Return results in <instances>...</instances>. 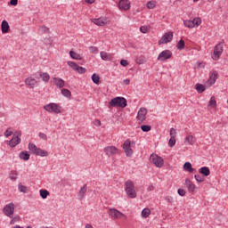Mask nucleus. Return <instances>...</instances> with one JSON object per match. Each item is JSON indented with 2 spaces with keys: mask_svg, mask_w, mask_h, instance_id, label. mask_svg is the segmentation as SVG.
<instances>
[{
  "mask_svg": "<svg viewBox=\"0 0 228 228\" xmlns=\"http://www.w3.org/2000/svg\"><path fill=\"white\" fill-rule=\"evenodd\" d=\"M85 228H94V226L91 224H86Z\"/></svg>",
  "mask_w": 228,
  "mask_h": 228,
  "instance_id": "61",
  "label": "nucleus"
},
{
  "mask_svg": "<svg viewBox=\"0 0 228 228\" xmlns=\"http://www.w3.org/2000/svg\"><path fill=\"white\" fill-rule=\"evenodd\" d=\"M173 38H174V33L167 32L159 40V44H168V42H172Z\"/></svg>",
  "mask_w": 228,
  "mask_h": 228,
  "instance_id": "14",
  "label": "nucleus"
},
{
  "mask_svg": "<svg viewBox=\"0 0 228 228\" xmlns=\"http://www.w3.org/2000/svg\"><path fill=\"white\" fill-rule=\"evenodd\" d=\"M43 108L44 110L47 111L48 113H54L55 115L61 113V106L57 103H48Z\"/></svg>",
  "mask_w": 228,
  "mask_h": 228,
  "instance_id": "3",
  "label": "nucleus"
},
{
  "mask_svg": "<svg viewBox=\"0 0 228 228\" xmlns=\"http://www.w3.org/2000/svg\"><path fill=\"white\" fill-rule=\"evenodd\" d=\"M210 79L213 81V83H216V79H218V73L216 71H213L212 75L210 76Z\"/></svg>",
  "mask_w": 228,
  "mask_h": 228,
  "instance_id": "42",
  "label": "nucleus"
},
{
  "mask_svg": "<svg viewBox=\"0 0 228 228\" xmlns=\"http://www.w3.org/2000/svg\"><path fill=\"white\" fill-rule=\"evenodd\" d=\"M12 134H13V132L10 131L9 129L5 130L4 132L5 138L12 136Z\"/></svg>",
  "mask_w": 228,
  "mask_h": 228,
  "instance_id": "52",
  "label": "nucleus"
},
{
  "mask_svg": "<svg viewBox=\"0 0 228 228\" xmlns=\"http://www.w3.org/2000/svg\"><path fill=\"white\" fill-rule=\"evenodd\" d=\"M170 58H172V52L170 50H164L159 54L157 60L159 61H167Z\"/></svg>",
  "mask_w": 228,
  "mask_h": 228,
  "instance_id": "8",
  "label": "nucleus"
},
{
  "mask_svg": "<svg viewBox=\"0 0 228 228\" xmlns=\"http://www.w3.org/2000/svg\"><path fill=\"white\" fill-rule=\"evenodd\" d=\"M222 53H224V45L222 43H219L214 49L215 58H220V56H222Z\"/></svg>",
  "mask_w": 228,
  "mask_h": 228,
  "instance_id": "16",
  "label": "nucleus"
},
{
  "mask_svg": "<svg viewBox=\"0 0 228 228\" xmlns=\"http://www.w3.org/2000/svg\"><path fill=\"white\" fill-rule=\"evenodd\" d=\"M110 106L113 108H126L127 106V100L124 97H116L110 102Z\"/></svg>",
  "mask_w": 228,
  "mask_h": 228,
  "instance_id": "2",
  "label": "nucleus"
},
{
  "mask_svg": "<svg viewBox=\"0 0 228 228\" xmlns=\"http://www.w3.org/2000/svg\"><path fill=\"white\" fill-rule=\"evenodd\" d=\"M18 190L20 191V193H28V187L25 185H22V183H19Z\"/></svg>",
  "mask_w": 228,
  "mask_h": 228,
  "instance_id": "37",
  "label": "nucleus"
},
{
  "mask_svg": "<svg viewBox=\"0 0 228 228\" xmlns=\"http://www.w3.org/2000/svg\"><path fill=\"white\" fill-rule=\"evenodd\" d=\"M103 151L109 158L111 156H117V154H118V149L115 146H107L103 149Z\"/></svg>",
  "mask_w": 228,
  "mask_h": 228,
  "instance_id": "10",
  "label": "nucleus"
},
{
  "mask_svg": "<svg viewBox=\"0 0 228 228\" xmlns=\"http://www.w3.org/2000/svg\"><path fill=\"white\" fill-rule=\"evenodd\" d=\"M39 193L42 199H47V197H49V191L47 190H40Z\"/></svg>",
  "mask_w": 228,
  "mask_h": 228,
  "instance_id": "38",
  "label": "nucleus"
},
{
  "mask_svg": "<svg viewBox=\"0 0 228 228\" xmlns=\"http://www.w3.org/2000/svg\"><path fill=\"white\" fill-rule=\"evenodd\" d=\"M61 94L64 97H70L72 95V93H70V90H69V89H62L61 90Z\"/></svg>",
  "mask_w": 228,
  "mask_h": 228,
  "instance_id": "41",
  "label": "nucleus"
},
{
  "mask_svg": "<svg viewBox=\"0 0 228 228\" xmlns=\"http://www.w3.org/2000/svg\"><path fill=\"white\" fill-rule=\"evenodd\" d=\"M94 126H96V127H100L101 120H99V119L94 120Z\"/></svg>",
  "mask_w": 228,
  "mask_h": 228,
  "instance_id": "58",
  "label": "nucleus"
},
{
  "mask_svg": "<svg viewBox=\"0 0 228 228\" xmlns=\"http://www.w3.org/2000/svg\"><path fill=\"white\" fill-rule=\"evenodd\" d=\"M197 1H199V0H194V2H197Z\"/></svg>",
  "mask_w": 228,
  "mask_h": 228,
  "instance_id": "62",
  "label": "nucleus"
},
{
  "mask_svg": "<svg viewBox=\"0 0 228 228\" xmlns=\"http://www.w3.org/2000/svg\"><path fill=\"white\" fill-rule=\"evenodd\" d=\"M136 118L139 123L143 122L145 120V118H147V109L141 108L137 113Z\"/></svg>",
  "mask_w": 228,
  "mask_h": 228,
  "instance_id": "13",
  "label": "nucleus"
},
{
  "mask_svg": "<svg viewBox=\"0 0 228 228\" xmlns=\"http://www.w3.org/2000/svg\"><path fill=\"white\" fill-rule=\"evenodd\" d=\"M141 129H142V131L143 133H149V131H151V126H149V125H142V126H141Z\"/></svg>",
  "mask_w": 228,
  "mask_h": 228,
  "instance_id": "43",
  "label": "nucleus"
},
{
  "mask_svg": "<svg viewBox=\"0 0 228 228\" xmlns=\"http://www.w3.org/2000/svg\"><path fill=\"white\" fill-rule=\"evenodd\" d=\"M150 216H151V209H149V208L142 209V218H149Z\"/></svg>",
  "mask_w": 228,
  "mask_h": 228,
  "instance_id": "34",
  "label": "nucleus"
},
{
  "mask_svg": "<svg viewBox=\"0 0 228 228\" xmlns=\"http://www.w3.org/2000/svg\"><path fill=\"white\" fill-rule=\"evenodd\" d=\"M183 25L185 26V28H195V24L193 23V20H183Z\"/></svg>",
  "mask_w": 228,
  "mask_h": 228,
  "instance_id": "29",
  "label": "nucleus"
},
{
  "mask_svg": "<svg viewBox=\"0 0 228 228\" xmlns=\"http://www.w3.org/2000/svg\"><path fill=\"white\" fill-rule=\"evenodd\" d=\"M86 3H87L88 4H94V3H95V0H85Z\"/></svg>",
  "mask_w": 228,
  "mask_h": 228,
  "instance_id": "59",
  "label": "nucleus"
},
{
  "mask_svg": "<svg viewBox=\"0 0 228 228\" xmlns=\"http://www.w3.org/2000/svg\"><path fill=\"white\" fill-rule=\"evenodd\" d=\"M195 88L199 94H202V92L206 91V86L202 84H196Z\"/></svg>",
  "mask_w": 228,
  "mask_h": 228,
  "instance_id": "31",
  "label": "nucleus"
},
{
  "mask_svg": "<svg viewBox=\"0 0 228 228\" xmlns=\"http://www.w3.org/2000/svg\"><path fill=\"white\" fill-rule=\"evenodd\" d=\"M53 85H55L57 88L61 89L63 88V86H65V80L61 77H53Z\"/></svg>",
  "mask_w": 228,
  "mask_h": 228,
  "instance_id": "18",
  "label": "nucleus"
},
{
  "mask_svg": "<svg viewBox=\"0 0 228 228\" xmlns=\"http://www.w3.org/2000/svg\"><path fill=\"white\" fill-rule=\"evenodd\" d=\"M91 79L93 83H94V85H99V81H101V77H99V75L94 73L92 75Z\"/></svg>",
  "mask_w": 228,
  "mask_h": 228,
  "instance_id": "33",
  "label": "nucleus"
},
{
  "mask_svg": "<svg viewBox=\"0 0 228 228\" xmlns=\"http://www.w3.org/2000/svg\"><path fill=\"white\" fill-rule=\"evenodd\" d=\"M146 6L149 10H153V8H156V4L154 2H148Z\"/></svg>",
  "mask_w": 228,
  "mask_h": 228,
  "instance_id": "47",
  "label": "nucleus"
},
{
  "mask_svg": "<svg viewBox=\"0 0 228 228\" xmlns=\"http://www.w3.org/2000/svg\"><path fill=\"white\" fill-rule=\"evenodd\" d=\"M123 83L125 84V85H126V86H128L130 83H131V80H129V79H125V80H123Z\"/></svg>",
  "mask_w": 228,
  "mask_h": 228,
  "instance_id": "60",
  "label": "nucleus"
},
{
  "mask_svg": "<svg viewBox=\"0 0 228 228\" xmlns=\"http://www.w3.org/2000/svg\"><path fill=\"white\" fill-rule=\"evenodd\" d=\"M1 29L2 33L6 34L8 31H10V25L8 24V21L3 20L1 24Z\"/></svg>",
  "mask_w": 228,
  "mask_h": 228,
  "instance_id": "22",
  "label": "nucleus"
},
{
  "mask_svg": "<svg viewBox=\"0 0 228 228\" xmlns=\"http://www.w3.org/2000/svg\"><path fill=\"white\" fill-rule=\"evenodd\" d=\"M20 136H22V134L20 132H17V135H13L10 140L9 146L12 148L17 147V145L20 143Z\"/></svg>",
  "mask_w": 228,
  "mask_h": 228,
  "instance_id": "11",
  "label": "nucleus"
},
{
  "mask_svg": "<svg viewBox=\"0 0 228 228\" xmlns=\"http://www.w3.org/2000/svg\"><path fill=\"white\" fill-rule=\"evenodd\" d=\"M194 179L198 182V183H204V176L200 175H194Z\"/></svg>",
  "mask_w": 228,
  "mask_h": 228,
  "instance_id": "45",
  "label": "nucleus"
},
{
  "mask_svg": "<svg viewBox=\"0 0 228 228\" xmlns=\"http://www.w3.org/2000/svg\"><path fill=\"white\" fill-rule=\"evenodd\" d=\"M120 65H122V67H127V65H129V63L126 60H121Z\"/></svg>",
  "mask_w": 228,
  "mask_h": 228,
  "instance_id": "54",
  "label": "nucleus"
},
{
  "mask_svg": "<svg viewBox=\"0 0 228 228\" xmlns=\"http://www.w3.org/2000/svg\"><path fill=\"white\" fill-rule=\"evenodd\" d=\"M150 159L157 168H161V167H163V159L161 157L156 154H151Z\"/></svg>",
  "mask_w": 228,
  "mask_h": 228,
  "instance_id": "7",
  "label": "nucleus"
},
{
  "mask_svg": "<svg viewBox=\"0 0 228 228\" xmlns=\"http://www.w3.org/2000/svg\"><path fill=\"white\" fill-rule=\"evenodd\" d=\"M88 190V187L86 184L83 185V187L80 188L79 191L77 192V197L78 200H85V195Z\"/></svg>",
  "mask_w": 228,
  "mask_h": 228,
  "instance_id": "17",
  "label": "nucleus"
},
{
  "mask_svg": "<svg viewBox=\"0 0 228 228\" xmlns=\"http://www.w3.org/2000/svg\"><path fill=\"white\" fill-rule=\"evenodd\" d=\"M169 134L171 138H175V136H177V131L175 128H170Z\"/></svg>",
  "mask_w": 228,
  "mask_h": 228,
  "instance_id": "46",
  "label": "nucleus"
},
{
  "mask_svg": "<svg viewBox=\"0 0 228 228\" xmlns=\"http://www.w3.org/2000/svg\"><path fill=\"white\" fill-rule=\"evenodd\" d=\"M175 145V137H170L168 141V146L172 148Z\"/></svg>",
  "mask_w": 228,
  "mask_h": 228,
  "instance_id": "48",
  "label": "nucleus"
},
{
  "mask_svg": "<svg viewBox=\"0 0 228 228\" xmlns=\"http://www.w3.org/2000/svg\"><path fill=\"white\" fill-rule=\"evenodd\" d=\"M91 21L93 22V24H95L96 26H106V24H108L109 20L108 17H100V18H94L91 19Z\"/></svg>",
  "mask_w": 228,
  "mask_h": 228,
  "instance_id": "12",
  "label": "nucleus"
},
{
  "mask_svg": "<svg viewBox=\"0 0 228 228\" xmlns=\"http://www.w3.org/2000/svg\"><path fill=\"white\" fill-rule=\"evenodd\" d=\"M199 173L202 175H205V177H208V175H210L211 171L209 170V167H202L199 169Z\"/></svg>",
  "mask_w": 228,
  "mask_h": 228,
  "instance_id": "24",
  "label": "nucleus"
},
{
  "mask_svg": "<svg viewBox=\"0 0 228 228\" xmlns=\"http://www.w3.org/2000/svg\"><path fill=\"white\" fill-rule=\"evenodd\" d=\"M36 156H40L41 158H46V156H49V152L47 151L37 148V151H36Z\"/></svg>",
  "mask_w": 228,
  "mask_h": 228,
  "instance_id": "25",
  "label": "nucleus"
},
{
  "mask_svg": "<svg viewBox=\"0 0 228 228\" xmlns=\"http://www.w3.org/2000/svg\"><path fill=\"white\" fill-rule=\"evenodd\" d=\"M118 8H119V10L127 11L131 8V2H129V0H119Z\"/></svg>",
  "mask_w": 228,
  "mask_h": 228,
  "instance_id": "15",
  "label": "nucleus"
},
{
  "mask_svg": "<svg viewBox=\"0 0 228 228\" xmlns=\"http://www.w3.org/2000/svg\"><path fill=\"white\" fill-rule=\"evenodd\" d=\"M40 77H42V81H44L45 83H49V79H51L49 73L40 74Z\"/></svg>",
  "mask_w": 228,
  "mask_h": 228,
  "instance_id": "36",
  "label": "nucleus"
},
{
  "mask_svg": "<svg viewBox=\"0 0 228 228\" xmlns=\"http://www.w3.org/2000/svg\"><path fill=\"white\" fill-rule=\"evenodd\" d=\"M125 191L130 199H136V191L134 190V183L128 180L125 183Z\"/></svg>",
  "mask_w": 228,
  "mask_h": 228,
  "instance_id": "1",
  "label": "nucleus"
},
{
  "mask_svg": "<svg viewBox=\"0 0 228 228\" xmlns=\"http://www.w3.org/2000/svg\"><path fill=\"white\" fill-rule=\"evenodd\" d=\"M184 45H185L184 40L181 39L176 44V48L178 49V51H183V49H184Z\"/></svg>",
  "mask_w": 228,
  "mask_h": 228,
  "instance_id": "35",
  "label": "nucleus"
},
{
  "mask_svg": "<svg viewBox=\"0 0 228 228\" xmlns=\"http://www.w3.org/2000/svg\"><path fill=\"white\" fill-rule=\"evenodd\" d=\"M68 65L69 67H71V69H73L78 74H85L86 72V68L77 65V63L74 61H68Z\"/></svg>",
  "mask_w": 228,
  "mask_h": 228,
  "instance_id": "9",
  "label": "nucleus"
},
{
  "mask_svg": "<svg viewBox=\"0 0 228 228\" xmlns=\"http://www.w3.org/2000/svg\"><path fill=\"white\" fill-rule=\"evenodd\" d=\"M108 213L110 216L113 218V220H118L120 218L126 217V215H124V213L118 211L116 208H110Z\"/></svg>",
  "mask_w": 228,
  "mask_h": 228,
  "instance_id": "5",
  "label": "nucleus"
},
{
  "mask_svg": "<svg viewBox=\"0 0 228 228\" xmlns=\"http://www.w3.org/2000/svg\"><path fill=\"white\" fill-rule=\"evenodd\" d=\"M208 106H210V108H216V100L215 99V97H211L209 102H208Z\"/></svg>",
  "mask_w": 228,
  "mask_h": 228,
  "instance_id": "39",
  "label": "nucleus"
},
{
  "mask_svg": "<svg viewBox=\"0 0 228 228\" xmlns=\"http://www.w3.org/2000/svg\"><path fill=\"white\" fill-rule=\"evenodd\" d=\"M140 31H141V33H147L148 28H147V27H145V26H142V27L140 28Z\"/></svg>",
  "mask_w": 228,
  "mask_h": 228,
  "instance_id": "55",
  "label": "nucleus"
},
{
  "mask_svg": "<svg viewBox=\"0 0 228 228\" xmlns=\"http://www.w3.org/2000/svg\"><path fill=\"white\" fill-rule=\"evenodd\" d=\"M10 4L12 6H17V4H19V0H10Z\"/></svg>",
  "mask_w": 228,
  "mask_h": 228,
  "instance_id": "53",
  "label": "nucleus"
},
{
  "mask_svg": "<svg viewBox=\"0 0 228 228\" xmlns=\"http://www.w3.org/2000/svg\"><path fill=\"white\" fill-rule=\"evenodd\" d=\"M177 193L180 197H184V195H186V191H184V189H178Z\"/></svg>",
  "mask_w": 228,
  "mask_h": 228,
  "instance_id": "51",
  "label": "nucleus"
},
{
  "mask_svg": "<svg viewBox=\"0 0 228 228\" xmlns=\"http://www.w3.org/2000/svg\"><path fill=\"white\" fill-rule=\"evenodd\" d=\"M69 56L72 60H82L83 58L74 51L69 52Z\"/></svg>",
  "mask_w": 228,
  "mask_h": 228,
  "instance_id": "30",
  "label": "nucleus"
},
{
  "mask_svg": "<svg viewBox=\"0 0 228 228\" xmlns=\"http://www.w3.org/2000/svg\"><path fill=\"white\" fill-rule=\"evenodd\" d=\"M183 170H185V172H189V174H193L196 169L191 167V163L185 162L183 165Z\"/></svg>",
  "mask_w": 228,
  "mask_h": 228,
  "instance_id": "23",
  "label": "nucleus"
},
{
  "mask_svg": "<svg viewBox=\"0 0 228 228\" xmlns=\"http://www.w3.org/2000/svg\"><path fill=\"white\" fill-rule=\"evenodd\" d=\"M25 84L27 86H28V88H35V86H37V79L33 77H28L25 79Z\"/></svg>",
  "mask_w": 228,
  "mask_h": 228,
  "instance_id": "21",
  "label": "nucleus"
},
{
  "mask_svg": "<svg viewBox=\"0 0 228 228\" xmlns=\"http://www.w3.org/2000/svg\"><path fill=\"white\" fill-rule=\"evenodd\" d=\"M100 56L104 61H111V60H113V54L106 52H101Z\"/></svg>",
  "mask_w": 228,
  "mask_h": 228,
  "instance_id": "19",
  "label": "nucleus"
},
{
  "mask_svg": "<svg viewBox=\"0 0 228 228\" xmlns=\"http://www.w3.org/2000/svg\"><path fill=\"white\" fill-rule=\"evenodd\" d=\"M185 186L191 193H193V191H195V188H197V186H195V184L188 178L185 179Z\"/></svg>",
  "mask_w": 228,
  "mask_h": 228,
  "instance_id": "20",
  "label": "nucleus"
},
{
  "mask_svg": "<svg viewBox=\"0 0 228 228\" xmlns=\"http://www.w3.org/2000/svg\"><path fill=\"white\" fill-rule=\"evenodd\" d=\"M90 53H93V54H97L99 53V49L96 46H91L89 47Z\"/></svg>",
  "mask_w": 228,
  "mask_h": 228,
  "instance_id": "49",
  "label": "nucleus"
},
{
  "mask_svg": "<svg viewBox=\"0 0 228 228\" xmlns=\"http://www.w3.org/2000/svg\"><path fill=\"white\" fill-rule=\"evenodd\" d=\"M196 140L193 135H187L185 137V143H188L189 145H193L195 143Z\"/></svg>",
  "mask_w": 228,
  "mask_h": 228,
  "instance_id": "26",
  "label": "nucleus"
},
{
  "mask_svg": "<svg viewBox=\"0 0 228 228\" xmlns=\"http://www.w3.org/2000/svg\"><path fill=\"white\" fill-rule=\"evenodd\" d=\"M41 33H49V28L42 26L39 28Z\"/></svg>",
  "mask_w": 228,
  "mask_h": 228,
  "instance_id": "50",
  "label": "nucleus"
},
{
  "mask_svg": "<svg viewBox=\"0 0 228 228\" xmlns=\"http://www.w3.org/2000/svg\"><path fill=\"white\" fill-rule=\"evenodd\" d=\"M9 177L11 181H17V178L19 177V172L12 170L9 174Z\"/></svg>",
  "mask_w": 228,
  "mask_h": 228,
  "instance_id": "28",
  "label": "nucleus"
},
{
  "mask_svg": "<svg viewBox=\"0 0 228 228\" xmlns=\"http://www.w3.org/2000/svg\"><path fill=\"white\" fill-rule=\"evenodd\" d=\"M12 218L11 221H10V224L11 225H13L16 222H20V216H16L14 217H11Z\"/></svg>",
  "mask_w": 228,
  "mask_h": 228,
  "instance_id": "44",
  "label": "nucleus"
},
{
  "mask_svg": "<svg viewBox=\"0 0 228 228\" xmlns=\"http://www.w3.org/2000/svg\"><path fill=\"white\" fill-rule=\"evenodd\" d=\"M39 138L42 140H47V135L44 133H39Z\"/></svg>",
  "mask_w": 228,
  "mask_h": 228,
  "instance_id": "56",
  "label": "nucleus"
},
{
  "mask_svg": "<svg viewBox=\"0 0 228 228\" xmlns=\"http://www.w3.org/2000/svg\"><path fill=\"white\" fill-rule=\"evenodd\" d=\"M28 150L30 151V152H32V154H37V151H38V148L37 147V145L29 142L28 143Z\"/></svg>",
  "mask_w": 228,
  "mask_h": 228,
  "instance_id": "32",
  "label": "nucleus"
},
{
  "mask_svg": "<svg viewBox=\"0 0 228 228\" xmlns=\"http://www.w3.org/2000/svg\"><path fill=\"white\" fill-rule=\"evenodd\" d=\"M154 185H149L148 187H147V191H154Z\"/></svg>",
  "mask_w": 228,
  "mask_h": 228,
  "instance_id": "57",
  "label": "nucleus"
},
{
  "mask_svg": "<svg viewBox=\"0 0 228 228\" xmlns=\"http://www.w3.org/2000/svg\"><path fill=\"white\" fill-rule=\"evenodd\" d=\"M3 213L5 215V216H8V218H13V214L15 213V204L13 202L6 204L3 208Z\"/></svg>",
  "mask_w": 228,
  "mask_h": 228,
  "instance_id": "4",
  "label": "nucleus"
},
{
  "mask_svg": "<svg viewBox=\"0 0 228 228\" xmlns=\"http://www.w3.org/2000/svg\"><path fill=\"white\" fill-rule=\"evenodd\" d=\"M123 150L127 158H131V156H133L134 151L133 149H131V140L127 139L125 141V142L123 143Z\"/></svg>",
  "mask_w": 228,
  "mask_h": 228,
  "instance_id": "6",
  "label": "nucleus"
},
{
  "mask_svg": "<svg viewBox=\"0 0 228 228\" xmlns=\"http://www.w3.org/2000/svg\"><path fill=\"white\" fill-rule=\"evenodd\" d=\"M19 158L23 159V161H28V159H29V153H28V151H21L19 154Z\"/></svg>",
  "mask_w": 228,
  "mask_h": 228,
  "instance_id": "27",
  "label": "nucleus"
},
{
  "mask_svg": "<svg viewBox=\"0 0 228 228\" xmlns=\"http://www.w3.org/2000/svg\"><path fill=\"white\" fill-rule=\"evenodd\" d=\"M192 22L194 24V28H199V25L202 24V20L200 18H194Z\"/></svg>",
  "mask_w": 228,
  "mask_h": 228,
  "instance_id": "40",
  "label": "nucleus"
}]
</instances>
